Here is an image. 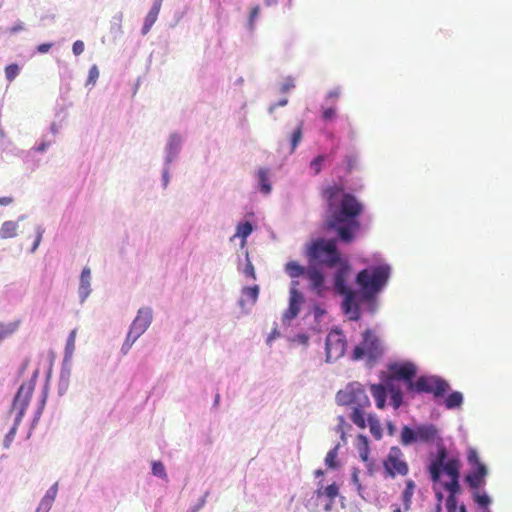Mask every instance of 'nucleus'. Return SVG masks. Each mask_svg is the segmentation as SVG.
<instances>
[{
    "label": "nucleus",
    "mask_w": 512,
    "mask_h": 512,
    "mask_svg": "<svg viewBox=\"0 0 512 512\" xmlns=\"http://www.w3.org/2000/svg\"><path fill=\"white\" fill-rule=\"evenodd\" d=\"M449 390V383L438 376H421L410 384V391L433 394L435 398L444 396Z\"/></svg>",
    "instance_id": "nucleus-8"
},
{
    "label": "nucleus",
    "mask_w": 512,
    "mask_h": 512,
    "mask_svg": "<svg viewBox=\"0 0 512 512\" xmlns=\"http://www.w3.org/2000/svg\"><path fill=\"white\" fill-rule=\"evenodd\" d=\"M47 147H48L47 143H42L41 145L38 146L37 151L43 152L46 150Z\"/></svg>",
    "instance_id": "nucleus-59"
},
{
    "label": "nucleus",
    "mask_w": 512,
    "mask_h": 512,
    "mask_svg": "<svg viewBox=\"0 0 512 512\" xmlns=\"http://www.w3.org/2000/svg\"><path fill=\"white\" fill-rule=\"evenodd\" d=\"M322 196L327 202L329 213L327 227L336 229L343 242H351L354 232L360 227L356 218L363 212V205L354 195L345 193L340 185L326 187Z\"/></svg>",
    "instance_id": "nucleus-1"
},
{
    "label": "nucleus",
    "mask_w": 512,
    "mask_h": 512,
    "mask_svg": "<svg viewBox=\"0 0 512 512\" xmlns=\"http://www.w3.org/2000/svg\"><path fill=\"white\" fill-rule=\"evenodd\" d=\"M99 77V70L96 65H93L89 69L87 84L94 85Z\"/></svg>",
    "instance_id": "nucleus-44"
},
{
    "label": "nucleus",
    "mask_w": 512,
    "mask_h": 512,
    "mask_svg": "<svg viewBox=\"0 0 512 512\" xmlns=\"http://www.w3.org/2000/svg\"><path fill=\"white\" fill-rule=\"evenodd\" d=\"M383 353L384 346L376 331L366 329L362 333L361 342L353 350L352 358L366 360L367 364L372 365L383 356Z\"/></svg>",
    "instance_id": "nucleus-4"
},
{
    "label": "nucleus",
    "mask_w": 512,
    "mask_h": 512,
    "mask_svg": "<svg viewBox=\"0 0 512 512\" xmlns=\"http://www.w3.org/2000/svg\"><path fill=\"white\" fill-rule=\"evenodd\" d=\"M357 440H358V449L359 448H369L368 439L366 436L359 434L357 436Z\"/></svg>",
    "instance_id": "nucleus-50"
},
{
    "label": "nucleus",
    "mask_w": 512,
    "mask_h": 512,
    "mask_svg": "<svg viewBox=\"0 0 512 512\" xmlns=\"http://www.w3.org/2000/svg\"><path fill=\"white\" fill-rule=\"evenodd\" d=\"M90 269L85 267L82 270L81 278H80V293L83 294L84 297H86L89 293V287H90Z\"/></svg>",
    "instance_id": "nucleus-28"
},
{
    "label": "nucleus",
    "mask_w": 512,
    "mask_h": 512,
    "mask_svg": "<svg viewBox=\"0 0 512 512\" xmlns=\"http://www.w3.org/2000/svg\"><path fill=\"white\" fill-rule=\"evenodd\" d=\"M359 454L363 461H367L369 455V448H359Z\"/></svg>",
    "instance_id": "nucleus-55"
},
{
    "label": "nucleus",
    "mask_w": 512,
    "mask_h": 512,
    "mask_svg": "<svg viewBox=\"0 0 512 512\" xmlns=\"http://www.w3.org/2000/svg\"><path fill=\"white\" fill-rule=\"evenodd\" d=\"M303 123L300 122L291 135V152H294L302 140Z\"/></svg>",
    "instance_id": "nucleus-35"
},
{
    "label": "nucleus",
    "mask_w": 512,
    "mask_h": 512,
    "mask_svg": "<svg viewBox=\"0 0 512 512\" xmlns=\"http://www.w3.org/2000/svg\"><path fill=\"white\" fill-rule=\"evenodd\" d=\"M347 346L345 335L340 330H332L328 333L325 342L327 362L341 358Z\"/></svg>",
    "instance_id": "nucleus-10"
},
{
    "label": "nucleus",
    "mask_w": 512,
    "mask_h": 512,
    "mask_svg": "<svg viewBox=\"0 0 512 512\" xmlns=\"http://www.w3.org/2000/svg\"><path fill=\"white\" fill-rule=\"evenodd\" d=\"M388 370L390 373L388 381L403 380L406 382L407 390L410 391V384L415 383L413 378L417 374V367L414 363L410 361L395 362L388 366Z\"/></svg>",
    "instance_id": "nucleus-11"
},
{
    "label": "nucleus",
    "mask_w": 512,
    "mask_h": 512,
    "mask_svg": "<svg viewBox=\"0 0 512 512\" xmlns=\"http://www.w3.org/2000/svg\"><path fill=\"white\" fill-rule=\"evenodd\" d=\"M383 469L386 478L406 476L409 473V465L405 461L404 453L398 446L390 448L383 460Z\"/></svg>",
    "instance_id": "nucleus-9"
},
{
    "label": "nucleus",
    "mask_w": 512,
    "mask_h": 512,
    "mask_svg": "<svg viewBox=\"0 0 512 512\" xmlns=\"http://www.w3.org/2000/svg\"><path fill=\"white\" fill-rule=\"evenodd\" d=\"M13 201H14V199L12 197H8V196L0 197V206L10 205Z\"/></svg>",
    "instance_id": "nucleus-54"
},
{
    "label": "nucleus",
    "mask_w": 512,
    "mask_h": 512,
    "mask_svg": "<svg viewBox=\"0 0 512 512\" xmlns=\"http://www.w3.org/2000/svg\"><path fill=\"white\" fill-rule=\"evenodd\" d=\"M242 294L246 297L247 300L251 302L252 305H254L259 296V286L254 285L250 287H244L242 289Z\"/></svg>",
    "instance_id": "nucleus-31"
},
{
    "label": "nucleus",
    "mask_w": 512,
    "mask_h": 512,
    "mask_svg": "<svg viewBox=\"0 0 512 512\" xmlns=\"http://www.w3.org/2000/svg\"><path fill=\"white\" fill-rule=\"evenodd\" d=\"M467 460L472 467H479V465H484L479 459L478 452L473 448L469 449Z\"/></svg>",
    "instance_id": "nucleus-37"
},
{
    "label": "nucleus",
    "mask_w": 512,
    "mask_h": 512,
    "mask_svg": "<svg viewBox=\"0 0 512 512\" xmlns=\"http://www.w3.org/2000/svg\"><path fill=\"white\" fill-rule=\"evenodd\" d=\"M19 74V67L17 64H10L5 68V76L8 81H13Z\"/></svg>",
    "instance_id": "nucleus-39"
},
{
    "label": "nucleus",
    "mask_w": 512,
    "mask_h": 512,
    "mask_svg": "<svg viewBox=\"0 0 512 512\" xmlns=\"http://www.w3.org/2000/svg\"><path fill=\"white\" fill-rule=\"evenodd\" d=\"M308 279L313 288L319 289L324 283V277L318 270H309L307 273Z\"/></svg>",
    "instance_id": "nucleus-30"
},
{
    "label": "nucleus",
    "mask_w": 512,
    "mask_h": 512,
    "mask_svg": "<svg viewBox=\"0 0 512 512\" xmlns=\"http://www.w3.org/2000/svg\"><path fill=\"white\" fill-rule=\"evenodd\" d=\"M447 451L444 447L439 448L436 458L429 465V473L434 483L440 481L441 472L444 471L450 481L443 484V487L449 492V495L456 496L460 493V461L457 458H451L446 461Z\"/></svg>",
    "instance_id": "nucleus-2"
},
{
    "label": "nucleus",
    "mask_w": 512,
    "mask_h": 512,
    "mask_svg": "<svg viewBox=\"0 0 512 512\" xmlns=\"http://www.w3.org/2000/svg\"><path fill=\"white\" fill-rule=\"evenodd\" d=\"M338 421H339V430L343 433L342 425L345 423V418L343 416H339Z\"/></svg>",
    "instance_id": "nucleus-58"
},
{
    "label": "nucleus",
    "mask_w": 512,
    "mask_h": 512,
    "mask_svg": "<svg viewBox=\"0 0 512 512\" xmlns=\"http://www.w3.org/2000/svg\"><path fill=\"white\" fill-rule=\"evenodd\" d=\"M389 276L390 267L388 265L372 266L360 271L356 282L366 297H373L385 286Z\"/></svg>",
    "instance_id": "nucleus-3"
},
{
    "label": "nucleus",
    "mask_w": 512,
    "mask_h": 512,
    "mask_svg": "<svg viewBox=\"0 0 512 512\" xmlns=\"http://www.w3.org/2000/svg\"><path fill=\"white\" fill-rule=\"evenodd\" d=\"M34 386L30 383H23L14 398L11 413H15L16 424H20L29 405Z\"/></svg>",
    "instance_id": "nucleus-12"
},
{
    "label": "nucleus",
    "mask_w": 512,
    "mask_h": 512,
    "mask_svg": "<svg viewBox=\"0 0 512 512\" xmlns=\"http://www.w3.org/2000/svg\"><path fill=\"white\" fill-rule=\"evenodd\" d=\"M308 255L312 260L329 267L335 266L340 260L334 240L318 239L314 241L308 250Z\"/></svg>",
    "instance_id": "nucleus-5"
},
{
    "label": "nucleus",
    "mask_w": 512,
    "mask_h": 512,
    "mask_svg": "<svg viewBox=\"0 0 512 512\" xmlns=\"http://www.w3.org/2000/svg\"><path fill=\"white\" fill-rule=\"evenodd\" d=\"M19 424H16V419L14 420V425L13 427L10 429V431L7 433V435L5 436V439H4V447L5 448H9L15 435H16V431H17V428H18Z\"/></svg>",
    "instance_id": "nucleus-42"
},
{
    "label": "nucleus",
    "mask_w": 512,
    "mask_h": 512,
    "mask_svg": "<svg viewBox=\"0 0 512 512\" xmlns=\"http://www.w3.org/2000/svg\"><path fill=\"white\" fill-rule=\"evenodd\" d=\"M161 5H162V0H156L155 3L153 4L152 8L148 12V14L145 18V21H144L143 28H142L143 34H147L149 32V30L151 29V27L153 26V24L156 22L158 14L161 9Z\"/></svg>",
    "instance_id": "nucleus-17"
},
{
    "label": "nucleus",
    "mask_w": 512,
    "mask_h": 512,
    "mask_svg": "<svg viewBox=\"0 0 512 512\" xmlns=\"http://www.w3.org/2000/svg\"><path fill=\"white\" fill-rule=\"evenodd\" d=\"M335 290L341 295H347L349 293H353L354 291L349 288L345 282L343 271H339L335 276L334 282Z\"/></svg>",
    "instance_id": "nucleus-25"
},
{
    "label": "nucleus",
    "mask_w": 512,
    "mask_h": 512,
    "mask_svg": "<svg viewBox=\"0 0 512 512\" xmlns=\"http://www.w3.org/2000/svg\"><path fill=\"white\" fill-rule=\"evenodd\" d=\"M418 441L417 430H413L408 426H404L401 430V443L405 446Z\"/></svg>",
    "instance_id": "nucleus-27"
},
{
    "label": "nucleus",
    "mask_w": 512,
    "mask_h": 512,
    "mask_svg": "<svg viewBox=\"0 0 512 512\" xmlns=\"http://www.w3.org/2000/svg\"><path fill=\"white\" fill-rule=\"evenodd\" d=\"M260 8L259 6H255L251 9L250 12V25H253L254 20L257 18L259 14Z\"/></svg>",
    "instance_id": "nucleus-52"
},
{
    "label": "nucleus",
    "mask_w": 512,
    "mask_h": 512,
    "mask_svg": "<svg viewBox=\"0 0 512 512\" xmlns=\"http://www.w3.org/2000/svg\"><path fill=\"white\" fill-rule=\"evenodd\" d=\"M84 48H85L84 42L81 40L75 41L72 45V51H73L74 55H76V56L82 54L84 52Z\"/></svg>",
    "instance_id": "nucleus-45"
},
{
    "label": "nucleus",
    "mask_w": 512,
    "mask_h": 512,
    "mask_svg": "<svg viewBox=\"0 0 512 512\" xmlns=\"http://www.w3.org/2000/svg\"><path fill=\"white\" fill-rule=\"evenodd\" d=\"M388 392L390 394L391 405L394 409H398L402 404V392L400 388L395 387L390 381L387 382Z\"/></svg>",
    "instance_id": "nucleus-22"
},
{
    "label": "nucleus",
    "mask_w": 512,
    "mask_h": 512,
    "mask_svg": "<svg viewBox=\"0 0 512 512\" xmlns=\"http://www.w3.org/2000/svg\"><path fill=\"white\" fill-rule=\"evenodd\" d=\"M258 180L261 191L265 194L270 193L271 185L269 183L268 171L266 169H259Z\"/></svg>",
    "instance_id": "nucleus-29"
},
{
    "label": "nucleus",
    "mask_w": 512,
    "mask_h": 512,
    "mask_svg": "<svg viewBox=\"0 0 512 512\" xmlns=\"http://www.w3.org/2000/svg\"><path fill=\"white\" fill-rule=\"evenodd\" d=\"M291 87H292V84H285V85H283V87H282V91H283V92H286V91H288Z\"/></svg>",
    "instance_id": "nucleus-62"
},
{
    "label": "nucleus",
    "mask_w": 512,
    "mask_h": 512,
    "mask_svg": "<svg viewBox=\"0 0 512 512\" xmlns=\"http://www.w3.org/2000/svg\"><path fill=\"white\" fill-rule=\"evenodd\" d=\"M405 484H406L405 489L402 492V502H403L404 510L408 511V510H410L411 505H412V498L414 495L416 485H415V482L411 479L407 480L405 482Z\"/></svg>",
    "instance_id": "nucleus-20"
},
{
    "label": "nucleus",
    "mask_w": 512,
    "mask_h": 512,
    "mask_svg": "<svg viewBox=\"0 0 512 512\" xmlns=\"http://www.w3.org/2000/svg\"><path fill=\"white\" fill-rule=\"evenodd\" d=\"M474 501L481 506L482 508L488 509V506L491 502L490 498L486 494H479L478 492H475L474 494Z\"/></svg>",
    "instance_id": "nucleus-40"
},
{
    "label": "nucleus",
    "mask_w": 512,
    "mask_h": 512,
    "mask_svg": "<svg viewBox=\"0 0 512 512\" xmlns=\"http://www.w3.org/2000/svg\"><path fill=\"white\" fill-rule=\"evenodd\" d=\"M336 402L342 406L369 407L370 400L364 387L357 382L348 384L336 394Z\"/></svg>",
    "instance_id": "nucleus-6"
},
{
    "label": "nucleus",
    "mask_w": 512,
    "mask_h": 512,
    "mask_svg": "<svg viewBox=\"0 0 512 512\" xmlns=\"http://www.w3.org/2000/svg\"><path fill=\"white\" fill-rule=\"evenodd\" d=\"M344 297L345 298L342 304L344 313L348 315L349 319L357 320L360 317V311L355 300V293H349L344 295Z\"/></svg>",
    "instance_id": "nucleus-16"
},
{
    "label": "nucleus",
    "mask_w": 512,
    "mask_h": 512,
    "mask_svg": "<svg viewBox=\"0 0 512 512\" xmlns=\"http://www.w3.org/2000/svg\"><path fill=\"white\" fill-rule=\"evenodd\" d=\"M152 473L155 475V476H158L162 479H167V474H166V471H165V467L163 465L162 462L160 461H154L152 463Z\"/></svg>",
    "instance_id": "nucleus-36"
},
{
    "label": "nucleus",
    "mask_w": 512,
    "mask_h": 512,
    "mask_svg": "<svg viewBox=\"0 0 512 512\" xmlns=\"http://www.w3.org/2000/svg\"><path fill=\"white\" fill-rule=\"evenodd\" d=\"M463 403V395L461 392L454 391L449 394L445 400L444 404L447 409H455L461 407Z\"/></svg>",
    "instance_id": "nucleus-24"
},
{
    "label": "nucleus",
    "mask_w": 512,
    "mask_h": 512,
    "mask_svg": "<svg viewBox=\"0 0 512 512\" xmlns=\"http://www.w3.org/2000/svg\"><path fill=\"white\" fill-rule=\"evenodd\" d=\"M336 116V109L334 107L325 108L322 113L324 120H332Z\"/></svg>",
    "instance_id": "nucleus-48"
},
{
    "label": "nucleus",
    "mask_w": 512,
    "mask_h": 512,
    "mask_svg": "<svg viewBox=\"0 0 512 512\" xmlns=\"http://www.w3.org/2000/svg\"><path fill=\"white\" fill-rule=\"evenodd\" d=\"M52 47V44L51 43H42L40 45L37 46V51L41 54H44V53H47L49 52V50L51 49Z\"/></svg>",
    "instance_id": "nucleus-51"
},
{
    "label": "nucleus",
    "mask_w": 512,
    "mask_h": 512,
    "mask_svg": "<svg viewBox=\"0 0 512 512\" xmlns=\"http://www.w3.org/2000/svg\"><path fill=\"white\" fill-rule=\"evenodd\" d=\"M391 508H392V512H402V510H401L400 506H399V505H397V504H393V505L391 506Z\"/></svg>",
    "instance_id": "nucleus-60"
},
{
    "label": "nucleus",
    "mask_w": 512,
    "mask_h": 512,
    "mask_svg": "<svg viewBox=\"0 0 512 512\" xmlns=\"http://www.w3.org/2000/svg\"><path fill=\"white\" fill-rule=\"evenodd\" d=\"M22 29H23V25H22V24H19V25H17V26H14V27L11 29V31L15 33V32L20 31V30H22Z\"/></svg>",
    "instance_id": "nucleus-61"
},
{
    "label": "nucleus",
    "mask_w": 512,
    "mask_h": 512,
    "mask_svg": "<svg viewBox=\"0 0 512 512\" xmlns=\"http://www.w3.org/2000/svg\"><path fill=\"white\" fill-rule=\"evenodd\" d=\"M303 302L302 294L296 290H290V298H289V306L287 310L284 312L282 321L284 324H290V322L295 319L300 312V305Z\"/></svg>",
    "instance_id": "nucleus-14"
},
{
    "label": "nucleus",
    "mask_w": 512,
    "mask_h": 512,
    "mask_svg": "<svg viewBox=\"0 0 512 512\" xmlns=\"http://www.w3.org/2000/svg\"><path fill=\"white\" fill-rule=\"evenodd\" d=\"M473 468V471L466 475L465 481L470 488L477 490L484 483L485 477L487 476V468L485 465H479V467Z\"/></svg>",
    "instance_id": "nucleus-15"
},
{
    "label": "nucleus",
    "mask_w": 512,
    "mask_h": 512,
    "mask_svg": "<svg viewBox=\"0 0 512 512\" xmlns=\"http://www.w3.org/2000/svg\"><path fill=\"white\" fill-rule=\"evenodd\" d=\"M287 102H288L287 99H282L278 103L271 105L269 108V111L272 112L275 108H277L279 106H285L287 104Z\"/></svg>",
    "instance_id": "nucleus-56"
},
{
    "label": "nucleus",
    "mask_w": 512,
    "mask_h": 512,
    "mask_svg": "<svg viewBox=\"0 0 512 512\" xmlns=\"http://www.w3.org/2000/svg\"><path fill=\"white\" fill-rule=\"evenodd\" d=\"M324 159L325 158L323 155H319L316 158H314L313 161L310 163V167L314 171L315 175L321 172Z\"/></svg>",
    "instance_id": "nucleus-41"
},
{
    "label": "nucleus",
    "mask_w": 512,
    "mask_h": 512,
    "mask_svg": "<svg viewBox=\"0 0 512 512\" xmlns=\"http://www.w3.org/2000/svg\"><path fill=\"white\" fill-rule=\"evenodd\" d=\"M339 495V486L336 483H332L327 487H320L315 491L316 501L320 500L323 496H326L327 502L324 505V511L329 512L333 509L336 497ZM307 508L313 512H317L318 503L315 502L313 505L311 501H308Z\"/></svg>",
    "instance_id": "nucleus-13"
},
{
    "label": "nucleus",
    "mask_w": 512,
    "mask_h": 512,
    "mask_svg": "<svg viewBox=\"0 0 512 512\" xmlns=\"http://www.w3.org/2000/svg\"><path fill=\"white\" fill-rule=\"evenodd\" d=\"M18 224L15 221H5L0 228L2 239L13 238L17 235Z\"/></svg>",
    "instance_id": "nucleus-23"
},
{
    "label": "nucleus",
    "mask_w": 512,
    "mask_h": 512,
    "mask_svg": "<svg viewBox=\"0 0 512 512\" xmlns=\"http://www.w3.org/2000/svg\"><path fill=\"white\" fill-rule=\"evenodd\" d=\"M244 273H245L246 276H248V277H250L252 279L256 278L254 266L251 263V261H249V260H248L247 265H246V267L244 269Z\"/></svg>",
    "instance_id": "nucleus-49"
},
{
    "label": "nucleus",
    "mask_w": 512,
    "mask_h": 512,
    "mask_svg": "<svg viewBox=\"0 0 512 512\" xmlns=\"http://www.w3.org/2000/svg\"><path fill=\"white\" fill-rule=\"evenodd\" d=\"M314 474H315V476H316V477H320V476H322V475L324 474V472H323V470L318 469V470H316V471L314 472Z\"/></svg>",
    "instance_id": "nucleus-63"
},
{
    "label": "nucleus",
    "mask_w": 512,
    "mask_h": 512,
    "mask_svg": "<svg viewBox=\"0 0 512 512\" xmlns=\"http://www.w3.org/2000/svg\"><path fill=\"white\" fill-rule=\"evenodd\" d=\"M152 322V310L150 308H141L132 322L128 331L126 340L122 346V351L126 354L135 341L148 329Z\"/></svg>",
    "instance_id": "nucleus-7"
},
{
    "label": "nucleus",
    "mask_w": 512,
    "mask_h": 512,
    "mask_svg": "<svg viewBox=\"0 0 512 512\" xmlns=\"http://www.w3.org/2000/svg\"><path fill=\"white\" fill-rule=\"evenodd\" d=\"M12 331L5 327L3 324H0V341L6 338Z\"/></svg>",
    "instance_id": "nucleus-53"
},
{
    "label": "nucleus",
    "mask_w": 512,
    "mask_h": 512,
    "mask_svg": "<svg viewBox=\"0 0 512 512\" xmlns=\"http://www.w3.org/2000/svg\"><path fill=\"white\" fill-rule=\"evenodd\" d=\"M285 270L292 278H297L304 273V268L294 261L288 262Z\"/></svg>",
    "instance_id": "nucleus-34"
},
{
    "label": "nucleus",
    "mask_w": 512,
    "mask_h": 512,
    "mask_svg": "<svg viewBox=\"0 0 512 512\" xmlns=\"http://www.w3.org/2000/svg\"><path fill=\"white\" fill-rule=\"evenodd\" d=\"M456 504H457L456 496L448 495L447 500H446V507H447L448 512H454L456 509Z\"/></svg>",
    "instance_id": "nucleus-47"
},
{
    "label": "nucleus",
    "mask_w": 512,
    "mask_h": 512,
    "mask_svg": "<svg viewBox=\"0 0 512 512\" xmlns=\"http://www.w3.org/2000/svg\"><path fill=\"white\" fill-rule=\"evenodd\" d=\"M43 233H44V230L41 227H37L36 237H35L31 252H34L38 248V246L42 240Z\"/></svg>",
    "instance_id": "nucleus-46"
},
{
    "label": "nucleus",
    "mask_w": 512,
    "mask_h": 512,
    "mask_svg": "<svg viewBox=\"0 0 512 512\" xmlns=\"http://www.w3.org/2000/svg\"><path fill=\"white\" fill-rule=\"evenodd\" d=\"M369 425V429L371 434L374 436L376 440H379L382 438V427L378 420V418L375 415H368L367 422Z\"/></svg>",
    "instance_id": "nucleus-26"
},
{
    "label": "nucleus",
    "mask_w": 512,
    "mask_h": 512,
    "mask_svg": "<svg viewBox=\"0 0 512 512\" xmlns=\"http://www.w3.org/2000/svg\"><path fill=\"white\" fill-rule=\"evenodd\" d=\"M366 408L367 407H352L350 419L360 429H365L367 426V419L365 418Z\"/></svg>",
    "instance_id": "nucleus-21"
},
{
    "label": "nucleus",
    "mask_w": 512,
    "mask_h": 512,
    "mask_svg": "<svg viewBox=\"0 0 512 512\" xmlns=\"http://www.w3.org/2000/svg\"><path fill=\"white\" fill-rule=\"evenodd\" d=\"M56 493H57V488H56V485H54L52 488H50L48 490L47 494L45 495V497L42 500L41 505L45 504L46 506H50L56 496Z\"/></svg>",
    "instance_id": "nucleus-43"
},
{
    "label": "nucleus",
    "mask_w": 512,
    "mask_h": 512,
    "mask_svg": "<svg viewBox=\"0 0 512 512\" xmlns=\"http://www.w3.org/2000/svg\"><path fill=\"white\" fill-rule=\"evenodd\" d=\"M394 429H395V428H394L393 424L389 423V424H388L389 434H391V435H392V434L394 433Z\"/></svg>",
    "instance_id": "nucleus-64"
},
{
    "label": "nucleus",
    "mask_w": 512,
    "mask_h": 512,
    "mask_svg": "<svg viewBox=\"0 0 512 512\" xmlns=\"http://www.w3.org/2000/svg\"><path fill=\"white\" fill-rule=\"evenodd\" d=\"M338 449H339V444H337L333 449H331L327 454H326V457H325V464L331 468V469H335L338 467V462H337V456H338Z\"/></svg>",
    "instance_id": "nucleus-33"
},
{
    "label": "nucleus",
    "mask_w": 512,
    "mask_h": 512,
    "mask_svg": "<svg viewBox=\"0 0 512 512\" xmlns=\"http://www.w3.org/2000/svg\"><path fill=\"white\" fill-rule=\"evenodd\" d=\"M417 439L422 442L433 441L437 436V429L434 425H421L416 428Z\"/></svg>",
    "instance_id": "nucleus-19"
},
{
    "label": "nucleus",
    "mask_w": 512,
    "mask_h": 512,
    "mask_svg": "<svg viewBox=\"0 0 512 512\" xmlns=\"http://www.w3.org/2000/svg\"><path fill=\"white\" fill-rule=\"evenodd\" d=\"M370 390L376 402L377 408L383 409L386 403L388 388L386 389V387L382 384H373L371 385Z\"/></svg>",
    "instance_id": "nucleus-18"
},
{
    "label": "nucleus",
    "mask_w": 512,
    "mask_h": 512,
    "mask_svg": "<svg viewBox=\"0 0 512 512\" xmlns=\"http://www.w3.org/2000/svg\"><path fill=\"white\" fill-rule=\"evenodd\" d=\"M253 231L252 224L248 221L237 225L235 237H241L245 240Z\"/></svg>",
    "instance_id": "nucleus-32"
},
{
    "label": "nucleus",
    "mask_w": 512,
    "mask_h": 512,
    "mask_svg": "<svg viewBox=\"0 0 512 512\" xmlns=\"http://www.w3.org/2000/svg\"><path fill=\"white\" fill-rule=\"evenodd\" d=\"M339 94H340V93H339V91H338V90L330 91V92L328 93V97H329V98H337V97L339 96Z\"/></svg>",
    "instance_id": "nucleus-57"
},
{
    "label": "nucleus",
    "mask_w": 512,
    "mask_h": 512,
    "mask_svg": "<svg viewBox=\"0 0 512 512\" xmlns=\"http://www.w3.org/2000/svg\"><path fill=\"white\" fill-rule=\"evenodd\" d=\"M76 335L77 331L76 329L72 330L68 336L67 342H66V353L72 354L75 350V342H76Z\"/></svg>",
    "instance_id": "nucleus-38"
}]
</instances>
